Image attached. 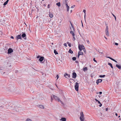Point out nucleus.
I'll return each mask as SVG.
<instances>
[{
	"label": "nucleus",
	"mask_w": 121,
	"mask_h": 121,
	"mask_svg": "<svg viewBox=\"0 0 121 121\" xmlns=\"http://www.w3.org/2000/svg\"><path fill=\"white\" fill-rule=\"evenodd\" d=\"M80 119L81 121H86L84 118V115L82 112H80Z\"/></svg>",
	"instance_id": "1"
},
{
	"label": "nucleus",
	"mask_w": 121,
	"mask_h": 121,
	"mask_svg": "<svg viewBox=\"0 0 121 121\" xmlns=\"http://www.w3.org/2000/svg\"><path fill=\"white\" fill-rule=\"evenodd\" d=\"M78 48L80 51H81L82 49H83V50L84 49H85L84 46L82 44L80 46V45H79Z\"/></svg>",
	"instance_id": "2"
},
{
	"label": "nucleus",
	"mask_w": 121,
	"mask_h": 121,
	"mask_svg": "<svg viewBox=\"0 0 121 121\" xmlns=\"http://www.w3.org/2000/svg\"><path fill=\"white\" fill-rule=\"evenodd\" d=\"M105 33L106 35L107 36H109V32L108 31V26H107L106 27V30L105 31Z\"/></svg>",
	"instance_id": "3"
},
{
	"label": "nucleus",
	"mask_w": 121,
	"mask_h": 121,
	"mask_svg": "<svg viewBox=\"0 0 121 121\" xmlns=\"http://www.w3.org/2000/svg\"><path fill=\"white\" fill-rule=\"evenodd\" d=\"M78 83L77 82H76L75 85V90L77 91H78Z\"/></svg>",
	"instance_id": "4"
},
{
	"label": "nucleus",
	"mask_w": 121,
	"mask_h": 121,
	"mask_svg": "<svg viewBox=\"0 0 121 121\" xmlns=\"http://www.w3.org/2000/svg\"><path fill=\"white\" fill-rule=\"evenodd\" d=\"M8 54H10L13 51V50L11 48H9L8 50Z\"/></svg>",
	"instance_id": "5"
},
{
	"label": "nucleus",
	"mask_w": 121,
	"mask_h": 121,
	"mask_svg": "<svg viewBox=\"0 0 121 121\" xmlns=\"http://www.w3.org/2000/svg\"><path fill=\"white\" fill-rule=\"evenodd\" d=\"M22 36L23 38H24L25 39H26V35L25 33H23L22 35Z\"/></svg>",
	"instance_id": "6"
},
{
	"label": "nucleus",
	"mask_w": 121,
	"mask_h": 121,
	"mask_svg": "<svg viewBox=\"0 0 121 121\" xmlns=\"http://www.w3.org/2000/svg\"><path fill=\"white\" fill-rule=\"evenodd\" d=\"M17 40L19 39H22V37L21 35H18L16 36Z\"/></svg>",
	"instance_id": "7"
},
{
	"label": "nucleus",
	"mask_w": 121,
	"mask_h": 121,
	"mask_svg": "<svg viewBox=\"0 0 121 121\" xmlns=\"http://www.w3.org/2000/svg\"><path fill=\"white\" fill-rule=\"evenodd\" d=\"M77 74L75 72H73V73L72 78H75Z\"/></svg>",
	"instance_id": "8"
},
{
	"label": "nucleus",
	"mask_w": 121,
	"mask_h": 121,
	"mask_svg": "<svg viewBox=\"0 0 121 121\" xmlns=\"http://www.w3.org/2000/svg\"><path fill=\"white\" fill-rule=\"evenodd\" d=\"M102 79H98L96 82V83L98 84L100 82H101L102 81Z\"/></svg>",
	"instance_id": "9"
},
{
	"label": "nucleus",
	"mask_w": 121,
	"mask_h": 121,
	"mask_svg": "<svg viewBox=\"0 0 121 121\" xmlns=\"http://www.w3.org/2000/svg\"><path fill=\"white\" fill-rule=\"evenodd\" d=\"M116 67L118 68L119 69H121V66L120 65H118V64H116Z\"/></svg>",
	"instance_id": "10"
},
{
	"label": "nucleus",
	"mask_w": 121,
	"mask_h": 121,
	"mask_svg": "<svg viewBox=\"0 0 121 121\" xmlns=\"http://www.w3.org/2000/svg\"><path fill=\"white\" fill-rule=\"evenodd\" d=\"M66 76H67V77L69 78L70 77V75L67 74V73H65L64 74V76L66 78H67V77Z\"/></svg>",
	"instance_id": "11"
},
{
	"label": "nucleus",
	"mask_w": 121,
	"mask_h": 121,
	"mask_svg": "<svg viewBox=\"0 0 121 121\" xmlns=\"http://www.w3.org/2000/svg\"><path fill=\"white\" fill-rule=\"evenodd\" d=\"M44 58L43 56H41L40 57V58L39 59V60L41 62H42L43 61V60L44 59Z\"/></svg>",
	"instance_id": "12"
},
{
	"label": "nucleus",
	"mask_w": 121,
	"mask_h": 121,
	"mask_svg": "<svg viewBox=\"0 0 121 121\" xmlns=\"http://www.w3.org/2000/svg\"><path fill=\"white\" fill-rule=\"evenodd\" d=\"M65 5L67 9V11H69V7L68 5L67 4V3L65 4Z\"/></svg>",
	"instance_id": "13"
},
{
	"label": "nucleus",
	"mask_w": 121,
	"mask_h": 121,
	"mask_svg": "<svg viewBox=\"0 0 121 121\" xmlns=\"http://www.w3.org/2000/svg\"><path fill=\"white\" fill-rule=\"evenodd\" d=\"M60 120L62 121H66V119L65 118H62L60 119Z\"/></svg>",
	"instance_id": "14"
},
{
	"label": "nucleus",
	"mask_w": 121,
	"mask_h": 121,
	"mask_svg": "<svg viewBox=\"0 0 121 121\" xmlns=\"http://www.w3.org/2000/svg\"><path fill=\"white\" fill-rule=\"evenodd\" d=\"M78 54H79V55H82L83 54V53L82 52H81V51H79L78 52Z\"/></svg>",
	"instance_id": "15"
},
{
	"label": "nucleus",
	"mask_w": 121,
	"mask_h": 121,
	"mask_svg": "<svg viewBox=\"0 0 121 121\" xmlns=\"http://www.w3.org/2000/svg\"><path fill=\"white\" fill-rule=\"evenodd\" d=\"M56 5L58 7H60L61 6L60 3V2H59L56 3Z\"/></svg>",
	"instance_id": "16"
},
{
	"label": "nucleus",
	"mask_w": 121,
	"mask_h": 121,
	"mask_svg": "<svg viewBox=\"0 0 121 121\" xmlns=\"http://www.w3.org/2000/svg\"><path fill=\"white\" fill-rule=\"evenodd\" d=\"M70 33L73 36H74L75 35L72 31H70Z\"/></svg>",
	"instance_id": "17"
},
{
	"label": "nucleus",
	"mask_w": 121,
	"mask_h": 121,
	"mask_svg": "<svg viewBox=\"0 0 121 121\" xmlns=\"http://www.w3.org/2000/svg\"><path fill=\"white\" fill-rule=\"evenodd\" d=\"M108 65H109L110 66V67L112 69H113V67L111 63H108Z\"/></svg>",
	"instance_id": "18"
},
{
	"label": "nucleus",
	"mask_w": 121,
	"mask_h": 121,
	"mask_svg": "<svg viewBox=\"0 0 121 121\" xmlns=\"http://www.w3.org/2000/svg\"><path fill=\"white\" fill-rule=\"evenodd\" d=\"M39 107L40 108H43V109L44 108V107L43 106L41 105H40L39 106Z\"/></svg>",
	"instance_id": "19"
},
{
	"label": "nucleus",
	"mask_w": 121,
	"mask_h": 121,
	"mask_svg": "<svg viewBox=\"0 0 121 121\" xmlns=\"http://www.w3.org/2000/svg\"><path fill=\"white\" fill-rule=\"evenodd\" d=\"M53 98L55 99L56 100H57V99L58 98V97H57L56 96L54 95H53Z\"/></svg>",
	"instance_id": "20"
},
{
	"label": "nucleus",
	"mask_w": 121,
	"mask_h": 121,
	"mask_svg": "<svg viewBox=\"0 0 121 121\" xmlns=\"http://www.w3.org/2000/svg\"><path fill=\"white\" fill-rule=\"evenodd\" d=\"M83 71L85 72L87 70V68L86 67H85V68H83Z\"/></svg>",
	"instance_id": "21"
},
{
	"label": "nucleus",
	"mask_w": 121,
	"mask_h": 121,
	"mask_svg": "<svg viewBox=\"0 0 121 121\" xmlns=\"http://www.w3.org/2000/svg\"><path fill=\"white\" fill-rule=\"evenodd\" d=\"M69 52L72 54L73 53V52L70 49H69Z\"/></svg>",
	"instance_id": "22"
},
{
	"label": "nucleus",
	"mask_w": 121,
	"mask_h": 121,
	"mask_svg": "<svg viewBox=\"0 0 121 121\" xmlns=\"http://www.w3.org/2000/svg\"><path fill=\"white\" fill-rule=\"evenodd\" d=\"M54 53H55V55H56L58 54V52L55 50H54Z\"/></svg>",
	"instance_id": "23"
},
{
	"label": "nucleus",
	"mask_w": 121,
	"mask_h": 121,
	"mask_svg": "<svg viewBox=\"0 0 121 121\" xmlns=\"http://www.w3.org/2000/svg\"><path fill=\"white\" fill-rule=\"evenodd\" d=\"M105 75H100L99 76V77L100 78H103L105 77Z\"/></svg>",
	"instance_id": "24"
},
{
	"label": "nucleus",
	"mask_w": 121,
	"mask_h": 121,
	"mask_svg": "<svg viewBox=\"0 0 121 121\" xmlns=\"http://www.w3.org/2000/svg\"><path fill=\"white\" fill-rule=\"evenodd\" d=\"M72 60H76V58L75 57H73L72 58Z\"/></svg>",
	"instance_id": "25"
},
{
	"label": "nucleus",
	"mask_w": 121,
	"mask_h": 121,
	"mask_svg": "<svg viewBox=\"0 0 121 121\" xmlns=\"http://www.w3.org/2000/svg\"><path fill=\"white\" fill-rule=\"evenodd\" d=\"M67 44H68V45L69 46V47H70L71 46V44L69 43V42H67Z\"/></svg>",
	"instance_id": "26"
},
{
	"label": "nucleus",
	"mask_w": 121,
	"mask_h": 121,
	"mask_svg": "<svg viewBox=\"0 0 121 121\" xmlns=\"http://www.w3.org/2000/svg\"><path fill=\"white\" fill-rule=\"evenodd\" d=\"M83 12H84V15H86V10L85 9H84L83 10Z\"/></svg>",
	"instance_id": "27"
},
{
	"label": "nucleus",
	"mask_w": 121,
	"mask_h": 121,
	"mask_svg": "<svg viewBox=\"0 0 121 121\" xmlns=\"http://www.w3.org/2000/svg\"><path fill=\"white\" fill-rule=\"evenodd\" d=\"M106 57L109 58L110 59H111V60H113V58H112L110 57Z\"/></svg>",
	"instance_id": "28"
},
{
	"label": "nucleus",
	"mask_w": 121,
	"mask_h": 121,
	"mask_svg": "<svg viewBox=\"0 0 121 121\" xmlns=\"http://www.w3.org/2000/svg\"><path fill=\"white\" fill-rule=\"evenodd\" d=\"M31 121V120L29 118H28L26 120V121Z\"/></svg>",
	"instance_id": "29"
},
{
	"label": "nucleus",
	"mask_w": 121,
	"mask_h": 121,
	"mask_svg": "<svg viewBox=\"0 0 121 121\" xmlns=\"http://www.w3.org/2000/svg\"><path fill=\"white\" fill-rule=\"evenodd\" d=\"M64 45L66 47H67V44L66 43H64Z\"/></svg>",
	"instance_id": "30"
},
{
	"label": "nucleus",
	"mask_w": 121,
	"mask_h": 121,
	"mask_svg": "<svg viewBox=\"0 0 121 121\" xmlns=\"http://www.w3.org/2000/svg\"><path fill=\"white\" fill-rule=\"evenodd\" d=\"M75 6V5H73V6H71V8H74V7Z\"/></svg>",
	"instance_id": "31"
},
{
	"label": "nucleus",
	"mask_w": 121,
	"mask_h": 121,
	"mask_svg": "<svg viewBox=\"0 0 121 121\" xmlns=\"http://www.w3.org/2000/svg\"><path fill=\"white\" fill-rule=\"evenodd\" d=\"M75 62L76 63H77L78 64H79V62H78V61L77 60H76L75 61Z\"/></svg>",
	"instance_id": "32"
},
{
	"label": "nucleus",
	"mask_w": 121,
	"mask_h": 121,
	"mask_svg": "<svg viewBox=\"0 0 121 121\" xmlns=\"http://www.w3.org/2000/svg\"><path fill=\"white\" fill-rule=\"evenodd\" d=\"M56 78H57V79L59 78V76L58 75H57L56 77Z\"/></svg>",
	"instance_id": "33"
},
{
	"label": "nucleus",
	"mask_w": 121,
	"mask_h": 121,
	"mask_svg": "<svg viewBox=\"0 0 121 121\" xmlns=\"http://www.w3.org/2000/svg\"><path fill=\"white\" fill-rule=\"evenodd\" d=\"M70 23H71V25L72 27L73 28H73H74V27L73 26L71 22H70Z\"/></svg>",
	"instance_id": "34"
},
{
	"label": "nucleus",
	"mask_w": 121,
	"mask_h": 121,
	"mask_svg": "<svg viewBox=\"0 0 121 121\" xmlns=\"http://www.w3.org/2000/svg\"><path fill=\"white\" fill-rule=\"evenodd\" d=\"M7 4V3L6 2H5L4 4H3V5H6Z\"/></svg>",
	"instance_id": "35"
},
{
	"label": "nucleus",
	"mask_w": 121,
	"mask_h": 121,
	"mask_svg": "<svg viewBox=\"0 0 121 121\" xmlns=\"http://www.w3.org/2000/svg\"><path fill=\"white\" fill-rule=\"evenodd\" d=\"M3 68L2 67H0V70H3Z\"/></svg>",
	"instance_id": "36"
},
{
	"label": "nucleus",
	"mask_w": 121,
	"mask_h": 121,
	"mask_svg": "<svg viewBox=\"0 0 121 121\" xmlns=\"http://www.w3.org/2000/svg\"><path fill=\"white\" fill-rule=\"evenodd\" d=\"M93 60L95 62H96V63H97V61H96L95 60V58H94L93 59Z\"/></svg>",
	"instance_id": "37"
},
{
	"label": "nucleus",
	"mask_w": 121,
	"mask_h": 121,
	"mask_svg": "<svg viewBox=\"0 0 121 121\" xmlns=\"http://www.w3.org/2000/svg\"><path fill=\"white\" fill-rule=\"evenodd\" d=\"M73 36V40H75V38L74 37V36Z\"/></svg>",
	"instance_id": "38"
},
{
	"label": "nucleus",
	"mask_w": 121,
	"mask_h": 121,
	"mask_svg": "<svg viewBox=\"0 0 121 121\" xmlns=\"http://www.w3.org/2000/svg\"><path fill=\"white\" fill-rule=\"evenodd\" d=\"M57 100L58 101V102H59L60 100V99L59 98H58V99H57Z\"/></svg>",
	"instance_id": "39"
},
{
	"label": "nucleus",
	"mask_w": 121,
	"mask_h": 121,
	"mask_svg": "<svg viewBox=\"0 0 121 121\" xmlns=\"http://www.w3.org/2000/svg\"><path fill=\"white\" fill-rule=\"evenodd\" d=\"M47 8H50V5L49 4H48V5Z\"/></svg>",
	"instance_id": "40"
},
{
	"label": "nucleus",
	"mask_w": 121,
	"mask_h": 121,
	"mask_svg": "<svg viewBox=\"0 0 121 121\" xmlns=\"http://www.w3.org/2000/svg\"><path fill=\"white\" fill-rule=\"evenodd\" d=\"M113 16L115 18V19L116 21V17L115 16Z\"/></svg>",
	"instance_id": "41"
},
{
	"label": "nucleus",
	"mask_w": 121,
	"mask_h": 121,
	"mask_svg": "<svg viewBox=\"0 0 121 121\" xmlns=\"http://www.w3.org/2000/svg\"><path fill=\"white\" fill-rule=\"evenodd\" d=\"M115 44L116 45H118V43H115Z\"/></svg>",
	"instance_id": "42"
},
{
	"label": "nucleus",
	"mask_w": 121,
	"mask_h": 121,
	"mask_svg": "<svg viewBox=\"0 0 121 121\" xmlns=\"http://www.w3.org/2000/svg\"><path fill=\"white\" fill-rule=\"evenodd\" d=\"M113 60H112L113 61H114L115 62H116V63H117V61L116 60H115L114 59H113Z\"/></svg>",
	"instance_id": "43"
},
{
	"label": "nucleus",
	"mask_w": 121,
	"mask_h": 121,
	"mask_svg": "<svg viewBox=\"0 0 121 121\" xmlns=\"http://www.w3.org/2000/svg\"><path fill=\"white\" fill-rule=\"evenodd\" d=\"M102 105V104H100V105H99V106L100 107H101Z\"/></svg>",
	"instance_id": "44"
},
{
	"label": "nucleus",
	"mask_w": 121,
	"mask_h": 121,
	"mask_svg": "<svg viewBox=\"0 0 121 121\" xmlns=\"http://www.w3.org/2000/svg\"><path fill=\"white\" fill-rule=\"evenodd\" d=\"M53 16H49V17L51 18Z\"/></svg>",
	"instance_id": "45"
},
{
	"label": "nucleus",
	"mask_w": 121,
	"mask_h": 121,
	"mask_svg": "<svg viewBox=\"0 0 121 121\" xmlns=\"http://www.w3.org/2000/svg\"><path fill=\"white\" fill-rule=\"evenodd\" d=\"M99 94L100 95L102 93V92H100L99 93Z\"/></svg>",
	"instance_id": "46"
},
{
	"label": "nucleus",
	"mask_w": 121,
	"mask_h": 121,
	"mask_svg": "<svg viewBox=\"0 0 121 121\" xmlns=\"http://www.w3.org/2000/svg\"><path fill=\"white\" fill-rule=\"evenodd\" d=\"M11 39H13L14 38L12 36L11 37Z\"/></svg>",
	"instance_id": "47"
},
{
	"label": "nucleus",
	"mask_w": 121,
	"mask_h": 121,
	"mask_svg": "<svg viewBox=\"0 0 121 121\" xmlns=\"http://www.w3.org/2000/svg\"><path fill=\"white\" fill-rule=\"evenodd\" d=\"M9 0H7L5 2L7 4L9 1Z\"/></svg>",
	"instance_id": "48"
},
{
	"label": "nucleus",
	"mask_w": 121,
	"mask_h": 121,
	"mask_svg": "<svg viewBox=\"0 0 121 121\" xmlns=\"http://www.w3.org/2000/svg\"><path fill=\"white\" fill-rule=\"evenodd\" d=\"M98 103L99 104H101V103H100V102L99 101H98Z\"/></svg>",
	"instance_id": "49"
},
{
	"label": "nucleus",
	"mask_w": 121,
	"mask_h": 121,
	"mask_svg": "<svg viewBox=\"0 0 121 121\" xmlns=\"http://www.w3.org/2000/svg\"><path fill=\"white\" fill-rule=\"evenodd\" d=\"M95 100L96 101L98 102V100L96 99H95Z\"/></svg>",
	"instance_id": "50"
},
{
	"label": "nucleus",
	"mask_w": 121,
	"mask_h": 121,
	"mask_svg": "<svg viewBox=\"0 0 121 121\" xmlns=\"http://www.w3.org/2000/svg\"><path fill=\"white\" fill-rule=\"evenodd\" d=\"M86 42H87V43H89V41L88 40H86Z\"/></svg>",
	"instance_id": "51"
},
{
	"label": "nucleus",
	"mask_w": 121,
	"mask_h": 121,
	"mask_svg": "<svg viewBox=\"0 0 121 121\" xmlns=\"http://www.w3.org/2000/svg\"><path fill=\"white\" fill-rule=\"evenodd\" d=\"M80 56V55H79V54H78V58H79Z\"/></svg>",
	"instance_id": "52"
},
{
	"label": "nucleus",
	"mask_w": 121,
	"mask_h": 121,
	"mask_svg": "<svg viewBox=\"0 0 121 121\" xmlns=\"http://www.w3.org/2000/svg\"><path fill=\"white\" fill-rule=\"evenodd\" d=\"M115 115H116V116H117V113H116L115 114Z\"/></svg>",
	"instance_id": "53"
},
{
	"label": "nucleus",
	"mask_w": 121,
	"mask_h": 121,
	"mask_svg": "<svg viewBox=\"0 0 121 121\" xmlns=\"http://www.w3.org/2000/svg\"><path fill=\"white\" fill-rule=\"evenodd\" d=\"M2 34V32H0V34L1 35Z\"/></svg>",
	"instance_id": "54"
},
{
	"label": "nucleus",
	"mask_w": 121,
	"mask_h": 121,
	"mask_svg": "<svg viewBox=\"0 0 121 121\" xmlns=\"http://www.w3.org/2000/svg\"><path fill=\"white\" fill-rule=\"evenodd\" d=\"M43 5V6H46V5L45 4H44Z\"/></svg>",
	"instance_id": "55"
},
{
	"label": "nucleus",
	"mask_w": 121,
	"mask_h": 121,
	"mask_svg": "<svg viewBox=\"0 0 121 121\" xmlns=\"http://www.w3.org/2000/svg\"><path fill=\"white\" fill-rule=\"evenodd\" d=\"M104 38H105V39H107V38H106L105 36H104Z\"/></svg>",
	"instance_id": "56"
},
{
	"label": "nucleus",
	"mask_w": 121,
	"mask_h": 121,
	"mask_svg": "<svg viewBox=\"0 0 121 121\" xmlns=\"http://www.w3.org/2000/svg\"><path fill=\"white\" fill-rule=\"evenodd\" d=\"M85 17H86V16H84V18H85Z\"/></svg>",
	"instance_id": "57"
},
{
	"label": "nucleus",
	"mask_w": 121,
	"mask_h": 121,
	"mask_svg": "<svg viewBox=\"0 0 121 121\" xmlns=\"http://www.w3.org/2000/svg\"><path fill=\"white\" fill-rule=\"evenodd\" d=\"M100 53H101V54H103V52H100Z\"/></svg>",
	"instance_id": "58"
},
{
	"label": "nucleus",
	"mask_w": 121,
	"mask_h": 121,
	"mask_svg": "<svg viewBox=\"0 0 121 121\" xmlns=\"http://www.w3.org/2000/svg\"><path fill=\"white\" fill-rule=\"evenodd\" d=\"M60 101L61 103H62V101H60Z\"/></svg>",
	"instance_id": "59"
},
{
	"label": "nucleus",
	"mask_w": 121,
	"mask_h": 121,
	"mask_svg": "<svg viewBox=\"0 0 121 121\" xmlns=\"http://www.w3.org/2000/svg\"><path fill=\"white\" fill-rule=\"evenodd\" d=\"M52 96H51V99H52Z\"/></svg>",
	"instance_id": "60"
},
{
	"label": "nucleus",
	"mask_w": 121,
	"mask_h": 121,
	"mask_svg": "<svg viewBox=\"0 0 121 121\" xmlns=\"http://www.w3.org/2000/svg\"><path fill=\"white\" fill-rule=\"evenodd\" d=\"M82 26H83V25L82 23Z\"/></svg>",
	"instance_id": "61"
},
{
	"label": "nucleus",
	"mask_w": 121,
	"mask_h": 121,
	"mask_svg": "<svg viewBox=\"0 0 121 121\" xmlns=\"http://www.w3.org/2000/svg\"><path fill=\"white\" fill-rule=\"evenodd\" d=\"M106 111H107V108H106Z\"/></svg>",
	"instance_id": "62"
},
{
	"label": "nucleus",
	"mask_w": 121,
	"mask_h": 121,
	"mask_svg": "<svg viewBox=\"0 0 121 121\" xmlns=\"http://www.w3.org/2000/svg\"><path fill=\"white\" fill-rule=\"evenodd\" d=\"M5 73V72H4L3 73V74H4Z\"/></svg>",
	"instance_id": "63"
},
{
	"label": "nucleus",
	"mask_w": 121,
	"mask_h": 121,
	"mask_svg": "<svg viewBox=\"0 0 121 121\" xmlns=\"http://www.w3.org/2000/svg\"><path fill=\"white\" fill-rule=\"evenodd\" d=\"M120 117V116H119V117Z\"/></svg>",
	"instance_id": "64"
}]
</instances>
